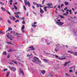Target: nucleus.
<instances>
[{
    "instance_id": "f257e3e1",
    "label": "nucleus",
    "mask_w": 77,
    "mask_h": 77,
    "mask_svg": "<svg viewBox=\"0 0 77 77\" xmlns=\"http://www.w3.org/2000/svg\"><path fill=\"white\" fill-rule=\"evenodd\" d=\"M32 61L35 62V63H41V61L39 59V58L37 57H34Z\"/></svg>"
},
{
    "instance_id": "f03ea898",
    "label": "nucleus",
    "mask_w": 77,
    "mask_h": 77,
    "mask_svg": "<svg viewBox=\"0 0 77 77\" xmlns=\"http://www.w3.org/2000/svg\"><path fill=\"white\" fill-rule=\"evenodd\" d=\"M24 2L26 6H27L28 5L29 7H30V2H29L27 1V0H24Z\"/></svg>"
},
{
    "instance_id": "7ed1b4c3",
    "label": "nucleus",
    "mask_w": 77,
    "mask_h": 77,
    "mask_svg": "<svg viewBox=\"0 0 77 77\" xmlns=\"http://www.w3.org/2000/svg\"><path fill=\"white\" fill-rule=\"evenodd\" d=\"M56 57V58H58L60 60H65V59H66V58H62V57H59L57 55H55Z\"/></svg>"
},
{
    "instance_id": "20e7f679",
    "label": "nucleus",
    "mask_w": 77,
    "mask_h": 77,
    "mask_svg": "<svg viewBox=\"0 0 77 77\" xmlns=\"http://www.w3.org/2000/svg\"><path fill=\"white\" fill-rule=\"evenodd\" d=\"M9 68L13 71H16V68L14 67H11V66H9Z\"/></svg>"
},
{
    "instance_id": "39448f33",
    "label": "nucleus",
    "mask_w": 77,
    "mask_h": 77,
    "mask_svg": "<svg viewBox=\"0 0 77 77\" xmlns=\"http://www.w3.org/2000/svg\"><path fill=\"white\" fill-rule=\"evenodd\" d=\"M19 74L20 75L21 74H22L23 75H24V72H23V70L22 69L20 68L19 69Z\"/></svg>"
},
{
    "instance_id": "423d86ee",
    "label": "nucleus",
    "mask_w": 77,
    "mask_h": 77,
    "mask_svg": "<svg viewBox=\"0 0 77 77\" xmlns=\"http://www.w3.org/2000/svg\"><path fill=\"white\" fill-rule=\"evenodd\" d=\"M56 23H57L59 25H60V26H62V25H63V24H64V22H58L57 21Z\"/></svg>"
},
{
    "instance_id": "0eeeda50",
    "label": "nucleus",
    "mask_w": 77,
    "mask_h": 77,
    "mask_svg": "<svg viewBox=\"0 0 77 77\" xmlns=\"http://www.w3.org/2000/svg\"><path fill=\"white\" fill-rule=\"evenodd\" d=\"M71 62V61H69L68 62H66L64 63V64H63L64 66H66L67 65H68L69 63Z\"/></svg>"
},
{
    "instance_id": "6e6552de",
    "label": "nucleus",
    "mask_w": 77,
    "mask_h": 77,
    "mask_svg": "<svg viewBox=\"0 0 77 77\" xmlns=\"http://www.w3.org/2000/svg\"><path fill=\"white\" fill-rule=\"evenodd\" d=\"M40 13H41V14H43V13H44V11H43V10H42V9H41V8H40Z\"/></svg>"
},
{
    "instance_id": "1a4fd4ad",
    "label": "nucleus",
    "mask_w": 77,
    "mask_h": 77,
    "mask_svg": "<svg viewBox=\"0 0 77 77\" xmlns=\"http://www.w3.org/2000/svg\"><path fill=\"white\" fill-rule=\"evenodd\" d=\"M27 57H29V58H32V57H33V56L32 55V54H31L30 55H29V54H28L27 55Z\"/></svg>"
},
{
    "instance_id": "9d476101",
    "label": "nucleus",
    "mask_w": 77,
    "mask_h": 77,
    "mask_svg": "<svg viewBox=\"0 0 77 77\" xmlns=\"http://www.w3.org/2000/svg\"><path fill=\"white\" fill-rule=\"evenodd\" d=\"M12 30V28L8 27V30L6 31V32L7 33V32H8L10 31V30Z\"/></svg>"
},
{
    "instance_id": "9b49d317",
    "label": "nucleus",
    "mask_w": 77,
    "mask_h": 77,
    "mask_svg": "<svg viewBox=\"0 0 77 77\" xmlns=\"http://www.w3.org/2000/svg\"><path fill=\"white\" fill-rule=\"evenodd\" d=\"M41 73L42 74H45V71L43 70L41 71Z\"/></svg>"
},
{
    "instance_id": "f8f14e48",
    "label": "nucleus",
    "mask_w": 77,
    "mask_h": 77,
    "mask_svg": "<svg viewBox=\"0 0 77 77\" xmlns=\"http://www.w3.org/2000/svg\"><path fill=\"white\" fill-rule=\"evenodd\" d=\"M37 7H38V8H39L40 7V8H41V7H42V6L41 5L39 4H37L36 5Z\"/></svg>"
},
{
    "instance_id": "ddd939ff",
    "label": "nucleus",
    "mask_w": 77,
    "mask_h": 77,
    "mask_svg": "<svg viewBox=\"0 0 77 77\" xmlns=\"http://www.w3.org/2000/svg\"><path fill=\"white\" fill-rule=\"evenodd\" d=\"M29 48H31L32 50H35V48L33 46L29 47Z\"/></svg>"
},
{
    "instance_id": "4468645a",
    "label": "nucleus",
    "mask_w": 77,
    "mask_h": 77,
    "mask_svg": "<svg viewBox=\"0 0 77 77\" xmlns=\"http://www.w3.org/2000/svg\"><path fill=\"white\" fill-rule=\"evenodd\" d=\"M10 33L11 34H13L14 35H15V31H11Z\"/></svg>"
},
{
    "instance_id": "2eb2a0df",
    "label": "nucleus",
    "mask_w": 77,
    "mask_h": 77,
    "mask_svg": "<svg viewBox=\"0 0 77 77\" xmlns=\"http://www.w3.org/2000/svg\"><path fill=\"white\" fill-rule=\"evenodd\" d=\"M11 61H12V62H13V63H15V64H17V63L16 61H14V60H11Z\"/></svg>"
},
{
    "instance_id": "dca6fc26",
    "label": "nucleus",
    "mask_w": 77,
    "mask_h": 77,
    "mask_svg": "<svg viewBox=\"0 0 77 77\" xmlns=\"http://www.w3.org/2000/svg\"><path fill=\"white\" fill-rule=\"evenodd\" d=\"M47 5L48 6H53L52 5V3H49L47 4Z\"/></svg>"
},
{
    "instance_id": "f3484780",
    "label": "nucleus",
    "mask_w": 77,
    "mask_h": 77,
    "mask_svg": "<svg viewBox=\"0 0 77 77\" xmlns=\"http://www.w3.org/2000/svg\"><path fill=\"white\" fill-rule=\"evenodd\" d=\"M7 36L8 37V39H10L11 41H12V39H11V37L9 36V35H7Z\"/></svg>"
},
{
    "instance_id": "a211bd4d",
    "label": "nucleus",
    "mask_w": 77,
    "mask_h": 77,
    "mask_svg": "<svg viewBox=\"0 0 77 77\" xmlns=\"http://www.w3.org/2000/svg\"><path fill=\"white\" fill-rule=\"evenodd\" d=\"M47 6H46L44 8V9L45 10V12H46V11H47Z\"/></svg>"
},
{
    "instance_id": "6ab92c4d",
    "label": "nucleus",
    "mask_w": 77,
    "mask_h": 77,
    "mask_svg": "<svg viewBox=\"0 0 77 77\" xmlns=\"http://www.w3.org/2000/svg\"><path fill=\"white\" fill-rule=\"evenodd\" d=\"M64 4H65V5H69V3H68V2H64Z\"/></svg>"
},
{
    "instance_id": "aec40b11",
    "label": "nucleus",
    "mask_w": 77,
    "mask_h": 77,
    "mask_svg": "<svg viewBox=\"0 0 77 77\" xmlns=\"http://www.w3.org/2000/svg\"><path fill=\"white\" fill-rule=\"evenodd\" d=\"M25 28V27H24V25H23L22 26V27H21V30H24Z\"/></svg>"
},
{
    "instance_id": "412c9836",
    "label": "nucleus",
    "mask_w": 77,
    "mask_h": 77,
    "mask_svg": "<svg viewBox=\"0 0 77 77\" xmlns=\"http://www.w3.org/2000/svg\"><path fill=\"white\" fill-rule=\"evenodd\" d=\"M7 54V53L6 51H4L3 53V54H4V55H6Z\"/></svg>"
},
{
    "instance_id": "4be33fe9",
    "label": "nucleus",
    "mask_w": 77,
    "mask_h": 77,
    "mask_svg": "<svg viewBox=\"0 0 77 77\" xmlns=\"http://www.w3.org/2000/svg\"><path fill=\"white\" fill-rule=\"evenodd\" d=\"M43 60L45 61V63H47L48 62V60L47 59H43Z\"/></svg>"
},
{
    "instance_id": "5701e85b",
    "label": "nucleus",
    "mask_w": 77,
    "mask_h": 77,
    "mask_svg": "<svg viewBox=\"0 0 77 77\" xmlns=\"http://www.w3.org/2000/svg\"><path fill=\"white\" fill-rule=\"evenodd\" d=\"M11 17L13 18L12 20H13V21H15V20H16V19H15V17H14V16H11Z\"/></svg>"
},
{
    "instance_id": "b1692460",
    "label": "nucleus",
    "mask_w": 77,
    "mask_h": 77,
    "mask_svg": "<svg viewBox=\"0 0 77 77\" xmlns=\"http://www.w3.org/2000/svg\"><path fill=\"white\" fill-rule=\"evenodd\" d=\"M67 52H68V53H71V54H72V53H74V52H72L70 51H68Z\"/></svg>"
},
{
    "instance_id": "393cba45",
    "label": "nucleus",
    "mask_w": 77,
    "mask_h": 77,
    "mask_svg": "<svg viewBox=\"0 0 77 77\" xmlns=\"http://www.w3.org/2000/svg\"><path fill=\"white\" fill-rule=\"evenodd\" d=\"M32 27H36L37 26V25L33 24L32 25Z\"/></svg>"
},
{
    "instance_id": "a878e982",
    "label": "nucleus",
    "mask_w": 77,
    "mask_h": 77,
    "mask_svg": "<svg viewBox=\"0 0 77 77\" xmlns=\"http://www.w3.org/2000/svg\"><path fill=\"white\" fill-rule=\"evenodd\" d=\"M15 35H16V36H18V35H21V34H19V33H17V32H16V33Z\"/></svg>"
},
{
    "instance_id": "bb28decb",
    "label": "nucleus",
    "mask_w": 77,
    "mask_h": 77,
    "mask_svg": "<svg viewBox=\"0 0 77 77\" xmlns=\"http://www.w3.org/2000/svg\"><path fill=\"white\" fill-rule=\"evenodd\" d=\"M9 75V72H7V77H8Z\"/></svg>"
},
{
    "instance_id": "cd10ccee",
    "label": "nucleus",
    "mask_w": 77,
    "mask_h": 77,
    "mask_svg": "<svg viewBox=\"0 0 77 77\" xmlns=\"http://www.w3.org/2000/svg\"><path fill=\"white\" fill-rule=\"evenodd\" d=\"M59 17H60L61 18H64L65 17H64V16H61L60 15H59Z\"/></svg>"
},
{
    "instance_id": "c85d7f7f",
    "label": "nucleus",
    "mask_w": 77,
    "mask_h": 77,
    "mask_svg": "<svg viewBox=\"0 0 77 77\" xmlns=\"http://www.w3.org/2000/svg\"><path fill=\"white\" fill-rule=\"evenodd\" d=\"M20 18L21 19V20H24L25 19V18L24 17H20Z\"/></svg>"
},
{
    "instance_id": "c756f323",
    "label": "nucleus",
    "mask_w": 77,
    "mask_h": 77,
    "mask_svg": "<svg viewBox=\"0 0 77 77\" xmlns=\"http://www.w3.org/2000/svg\"><path fill=\"white\" fill-rule=\"evenodd\" d=\"M55 51H56V52H57V51H59V50L56 48H55Z\"/></svg>"
},
{
    "instance_id": "7c9ffc66",
    "label": "nucleus",
    "mask_w": 77,
    "mask_h": 77,
    "mask_svg": "<svg viewBox=\"0 0 77 77\" xmlns=\"http://www.w3.org/2000/svg\"><path fill=\"white\" fill-rule=\"evenodd\" d=\"M7 21L9 24H11V22L10 20H8Z\"/></svg>"
},
{
    "instance_id": "2f4dec72",
    "label": "nucleus",
    "mask_w": 77,
    "mask_h": 77,
    "mask_svg": "<svg viewBox=\"0 0 77 77\" xmlns=\"http://www.w3.org/2000/svg\"><path fill=\"white\" fill-rule=\"evenodd\" d=\"M1 9L2 10V11H5V8H3L2 7H1Z\"/></svg>"
},
{
    "instance_id": "473e14b6",
    "label": "nucleus",
    "mask_w": 77,
    "mask_h": 77,
    "mask_svg": "<svg viewBox=\"0 0 77 77\" xmlns=\"http://www.w3.org/2000/svg\"><path fill=\"white\" fill-rule=\"evenodd\" d=\"M15 17H16V18H19V16L18 15H15Z\"/></svg>"
},
{
    "instance_id": "72a5a7b5",
    "label": "nucleus",
    "mask_w": 77,
    "mask_h": 77,
    "mask_svg": "<svg viewBox=\"0 0 77 77\" xmlns=\"http://www.w3.org/2000/svg\"><path fill=\"white\" fill-rule=\"evenodd\" d=\"M0 21H2L3 20V18L2 17H0Z\"/></svg>"
},
{
    "instance_id": "f704fd0d",
    "label": "nucleus",
    "mask_w": 77,
    "mask_h": 77,
    "mask_svg": "<svg viewBox=\"0 0 77 77\" xmlns=\"http://www.w3.org/2000/svg\"><path fill=\"white\" fill-rule=\"evenodd\" d=\"M8 51L9 52H11V51H12V50L11 49H10L9 50H8Z\"/></svg>"
},
{
    "instance_id": "c9c22d12",
    "label": "nucleus",
    "mask_w": 77,
    "mask_h": 77,
    "mask_svg": "<svg viewBox=\"0 0 77 77\" xmlns=\"http://www.w3.org/2000/svg\"><path fill=\"white\" fill-rule=\"evenodd\" d=\"M23 8H24V9L25 11H26V7L25 6V5H23Z\"/></svg>"
},
{
    "instance_id": "e433bc0d",
    "label": "nucleus",
    "mask_w": 77,
    "mask_h": 77,
    "mask_svg": "<svg viewBox=\"0 0 77 77\" xmlns=\"http://www.w3.org/2000/svg\"><path fill=\"white\" fill-rule=\"evenodd\" d=\"M14 8L15 9H16V10L17 9V6H16L15 5H14Z\"/></svg>"
},
{
    "instance_id": "4c0bfd02",
    "label": "nucleus",
    "mask_w": 77,
    "mask_h": 77,
    "mask_svg": "<svg viewBox=\"0 0 77 77\" xmlns=\"http://www.w3.org/2000/svg\"><path fill=\"white\" fill-rule=\"evenodd\" d=\"M7 43L8 44H12V45H14L13 44V43H11L9 42H7Z\"/></svg>"
},
{
    "instance_id": "58836bf2",
    "label": "nucleus",
    "mask_w": 77,
    "mask_h": 77,
    "mask_svg": "<svg viewBox=\"0 0 77 77\" xmlns=\"http://www.w3.org/2000/svg\"><path fill=\"white\" fill-rule=\"evenodd\" d=\"M19 20L18 19L15 21V23H17V22H19Z\"/></svg>"
},
{
    "instance_id": "ea45409f",
    "label": "nucleus",
    "mask_w": 77,
    "mask_h": 77,
    "mask_svg": "<svg viewBox=\"0 0 77 77\" xmlns=\"http://www.w3.org/2000/svg\"><path fill=\"white\" fill-rule=\"evenodd\" d=\"M75 56H77V52H75L74 53Z\"/></svg>"
},
{
    "instance_id": "a19ab883",
    "label": "nucleus",
    "mask_w": 77,
    "mask_h": 77,
    "mask_svg": "<svg viewBox=\"0 0 77 77\" xmlns=\"http://www.w3.org/2000/svg\"><path fill=\"white\" fill-rule=\"evenodd\" d=\"M45 1V0H43L42 2V5H44V2Z\"/></svg>"
},
{
    "instance_id": "79ce46f5",
    "label": "nucleus",
    "mask_w": 77,
    "mask_h": 77,
    "mask_svg": "<svg viewBox=\"0 0 77 77\" xmlns=\"http://www.w3.org/2000/svg\"><path fill=\"white\" fill-rule=\"evenodd\" d=\"M6 11L7 12V13H8V14H9V15H11V13L10 12H9V11H8L7 10V11Z\"/></svg>"
},
{
    "instance_id": "37998d69",
    "label": "nucleus",
    "mask_w": 77,
    "mask_h": 77,
    "mask_svg": "<svg viewBox=\"0 0 77 77\" xmlns=\"http://www.w3.org/2000/svg\"><path fill=\"white\" fill-rule=\"evenodd\" d=\"M8 70V69H4L3 70H2V71H7Z\"/></svg>"
},
{
    "instance_id": "c03bdc74",
    "label": "nucleus",
    "mask_w": 77,
    "mask_h": 77,
    "mask_svg": "<svg viewBox=\"0 0 77 77\" xmlns=\"http://www.w3.org/2000/svg\"><path fill=\"white\" fill-rule=\"evenodd\" d=\"M10 56H11V55H10V54H8L7 56L8 58H9V57H10Z\"/></svg>"
},
{
    "instance_id": "a18cd8bd",
    "label": "nucleus",
    "mask_w": 77,
    "mask_h": 77,
    "mask_svg": "<svg viewBox=\"0 0 77 77\" xmlns=\"http://www.w3.org/2000/svg\"><path fill=\"white\" fill-rule=\"evenodd\" d=\"M22 23L23 24H25V21H24V20H23L22 21Z\"/></svg>"
},
{
    "instance_id": "49530a36",
    "label": "nucleus",
    "mask_w": 77,
    "mask_h": 77,
    "mask_svg": "<svg viewBox=\"0 0 77 77\" xmlns=\"http://www.w3.org/2000/svg\"><path fill=\"white\" fill-rule=\"evenodd\" d=\"M18 63H19V64L20 65H22V66H23V64L20 63V62H18Z\"/></svg>"
},
{
    "instance_id": "de8ad7c7",
    "label": "nucleus",
    "mask_w": 77,
    "mask_h": 77,
    "mask_svg": "<svg viewBox=\"0 0 77 77\" xmlns=\"http://www.w3.org/2000/svg\"><path fill=\"white\" fill-rule=\"evenodd\" d=\"M33 5H37V3L35 2H33Z\"/></svg>"
},
{
    "instance_id": "09e8293b",
    "label": "nucleus",
    "mask_w": 77,
    "mask_h": 77,
    "mask_svg": "<svg viewBox=\"0 0 77 77\" xmlns=\"http://www.w3.org/2000/svg\"><path fill=\"white\" fill-rule=\"evenodd\" d=\"M60 44H58L57 45H56V46H57V47H59V46H60Z\"/></svg>"
},
{
    "instance_id": "8fccbe9b",
    "label": "nucleus",
    "mask_w": 77,
    "mask_h": 77,
    "mask_svg": "<svg viewBox=\"0 0 77 77\" xmlns=\"http://www.w3.org/2000/svg\"><path fill=\"white\" fill-rule=\"evenodd\" d=\"M14 14H15V15H18V13L17 12L14 13Z\"/></svg>"
},
{
    "instance_id": "3c124183",
    "label": "nucleus",
    "mask_w": 77,
    "mask_h": 77,
    "mask_svg": "<svg viewBox=\"0 0 77 77\" xmlns=\"http://www.w3.org/2000/svg\"><path fill=\"white\" fill-rule=\"evenodd\" d=\"M53 8V7H47L48 8Z\"/></svg>"
},
{
    "instance_id": "603ef678",
    "label": "nucleus",
    "mask_w": 77,
    "mask_h": 77,
    "mask_svg": "<svg viewBox=\"0 0 77 77\" xmlns=\"http://www.w3.org/2000/svg\"><path fill=\"white\" fill-rule=\"evenodd\" d=\"M69 72H72V70H70Z\"/></svg>"
},
{
    "instance_id": "864d4df0",
    "label": "nucleus",
    "mask_w": 77,
    "mask_h": 77,
    "mask_svg": "<svg viewBox=\"0 0 77 77\" xmlns=\"http://www.w3.org/2000/svg\"><path fill=\"white\" fill-rule=\"evenodd\" d=\"M9 63L10 65H12V64H14V63Z\"/></svg>"
},
{
    "instance_id": "5fc2aeb1",
    "label": "nucleus",
    "mask_w": 77,
    "mask_h": 77,
    "mask_svg": "<svg viewBox=\"0 0 77 77\" xmlns=\"http://www.w3.org/2000/svg\"><path fill=\"white\" fill-rule=\"evenodd\" d=\"M67 9V7H66L65 8H64V10L65 11H66Z\"/></svg>"
},
{
    "instance_id": "6e6d98bb",
    "label": "nucleus",
    "mask_w": 77,
    "mask_h": 77,
    "mask_svg": "<svg viewBox=\"0 0 77 77\" xmlns=\"http://www.w3.org/2000/svg\"><path fill=\"white\" fill-rule=\"evenodd\" d=\"M75 68V66H74V67H70L69 69H71V68Z\"/></svg>"
},
{
    "instance_id": "4d7b16f0",
    "label": "nucleus",
    "mask_w": 77,
    "mask_h": 77,
    "mask_svg": "<svg viewBox=\"0 0 77 77\" xmlns=\"http://www.w3.org/2000/svg\"><path fill=\"white\" fill-rule=\"evenodd\" d=\"M73 48H74V49H77V47H73Z\"/></svg>"
},
{
    "instance_id": "13d9d810",
    "label": "nucleus",
    "mask_w": 77,
    "mask_h": 77,
    "mask_svg": "<svg viewBox=\"0 0 77 77\" xmlns=\"http://www.w3.org/2000/svg\"><path fill=\"white\" fill-rule=\"evenodd\" d=\"M33 14H34L35 15H36V13H35L33 11Z\"/></svg>"
},
{
    "instance_id": "bf43d9fd",
    "label": "nucleus",
    "mask_w": 77,
    "mask_h": 77,
    "mask_svg": "<svg viewBox=\"0 0 77 77\" xmlns=\"http://www.w3.org/2000/svg\"><path fill=\"white\" fill-rule=\"evenodd\" d=\"M32 7L33 9H35V6H34L32 5Z\"/></svg>"
},
{
    "instance_id": "052dcab7",
    "label": "nucleus",
    "mask_w": 77,
    "mask_h": 77,
    "mask_svg": "<svg viewBox=\"0 0 77 77\" xmlns=\"http://www.w3.org/2000/svg\"><path fill=\"white\" fill-rule=\"evenodd\" d=\"M0 3H1V5H4V4L2 2H0Z\"/></svg>"
},
{
    "instance_id": "680f3d73",
    "label": "nucleus",
    "mask_w": 77,
    "mask_h": 77,
    "mask_svg": "<svg viewBox=\"0 0 77 77\" xmlns=\"http://www.w3.org/2000/svg\"><path fill=\"white\" fill-rule=\"evenodd\" d=\"M63 15H68V14H63Z\"/></svg>"
},
{
    "instance_id": "e2e57ef3",
    "label": "nucleus",
    "mask_w": 77,
    "mask_h": 77,
    "mask_svg": "<svg viewBox=\"0 0 77 77\" xmlns=\"http://www.w3.org/2000/svg\"><path fill=\"white\" fill-rule=\"evenodd\" d=\"M50 43H47V45H50Z\"/></svg>"
},
{
    "instance_id": "0e129e2a",
    "label": "nucleus",
    "mask_w": 77,
    "mask_h": 77,
    "mask_svg": "<svg viewBox=\"0 0 77 77\" xmlns=\"http://www.w3.org/2000/svg\"><path fill=\"white\" fill-rule=\"evenodd\" d=\"M66 75H67V76H69V75L68 74H67V73H66Z\"/></svg>"
},
{
    "instance_id": "69168bd1",
    "label": "nucleus",
    "mask_w": 77,
    "mask_h": 77,
    "mask_svg": "<svg viewBox=\"0 0 77 77\" xmlns=\"http://www.w3.org/2000/svg\"><path fill=\"white\" fill-rule=\"evenodd\" d=\"M10 18L11 19V20H12L13 19V18H12V17H10Z\"/></svg>"
},
{
    "instance_id": "338daca9",
    "label": "nucleus",
    "mask_w": 77,
    "mask_h": 77,
    "mask_svg": "<svg viewBox=\"0 0 77 77\" xmlns=\"http://www.w3.org/2000/svg\"><path fill=\"white\" fill-rule=\"evenodd\" d=\"M34 24H37V22H34Z\"/></svg>"
},
{
    "instance_id": "774afa93",
    "label": "nucleus",
    "mask_w": 77,
    "mask_h": 77,
    "mask_svg": "<svg viewBox=\"0 0 77 77\" xmlns=\"http://www.w3.org/2000/svg\"><path fill=\"white\" fill-rule=\"evenodd\" d=\"M22 32H24V30H23V29H22Z\"/></svg>"
}]
</instances>
